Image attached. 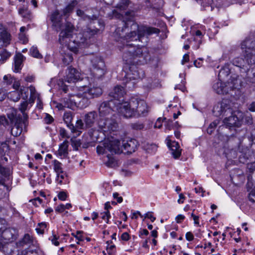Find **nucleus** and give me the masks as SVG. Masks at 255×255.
<instances>
[{
    "label": "nucleus",
    "mask_w": 255,
    "mask_h": 255,
    "mask_svg": "<svg viewBox=\"0 0 255 255\" xmlns=\"http://www.w3.org/2000/svg\"><path fill=\"white\" fill-rule=\"evenodd\" d=\"M123 58L126 64L129 65V71L126 74L127 79L130 81H138L144 76V72L135 64H144L150 59L148 52L144 48L136 46L135 44H128L123 47Z\"/></svg>",
    "instance_id": "1"
},
{
    "label": "nucleus",
    "mask_w": 255,
    "mask_h": 255,
    "mask_svg": "<svg viewBox=\"0 0 255 255\" xmlns=\"http://www.w3.org/2000/svg\"><path fill=\"white\" fill-rule=\"evenodd\" d=\"M121 22L123 26L118 27L115 31V35L119 34L120 36L119 38L117 39V41L120 42L118 46L120 50L123 53V48L124 46H126L127 44H134L133 43H130V42L137 41L138 40L144 44H146L148 41V36L152 34H158L160 32L158 28L146 26H138L136 23L132 22L131 27L133 30L126 36L122 37L120 32H123L127 27L129 23L126 22L125 20L122 21ZM114 37H116V35H114Z\"/></svg>",
    "instance_id": "2"
},
{
    "label": "nucleus",
    "mask_w": 255,
    "mask_h": 255,
    "mask_svg": "<svg viewBox=\"0 0 255 255\" xmlns=\"http://www.w3.org/2000/svg\"><path fill=\"white\" fill-rule=\"evenodd\" d=\"M118 112L127 118L135 116H145L148 108L145 102L138 99H131L129 102L120 103Z\"/></svg>",
    "instance_id": "3"
},
{
    "label": "nucleus",
    "mask_w": 255,
    "mask_h": 255,
    "mask_svg": "<svg viewBox=\"0 0 255 255\" xmlns=\"http://www.w3.org/2000/svg\"><path fill=\"white\" fill-rule=\"evenodd\" d=\"M123 151L120 147V141L117 139L106 140L97 147L98 154H106L104 160L107 166L109 167H114L117 164L114 154H120Z\"/></svg>",
    "instance_id": "4"
},
{
    "label": "nucleus",
    "mask_w": 255,
    "mask_h": 255,
    "mask_svg": "<svg viewBox=\"0 0 255 255\" xmlns=\"http://www.w3.org/2000/svg\"><path fill=\"white\" fill-rule=\"evenodd\" d=\"M73 25L69 22H67L65 25V28L61 30L59 36V41L62 44L67 45L71 51L77 53L80 46V42L75 43V41H72L74 31Z\"/></svg>",
    "instance_id": "5"
},
{
    "label": "nucleus",
    "mask_w": 255,
    "mask_h": 255,
    "mask_svg": "<svg viewBox=\"0 0 255 255\" xmlns=\"http://www.w3.org/2000/svg\"><path fill=\"white\" fill-rule=\"evenodd\" d=\"M241 48L245 49L244 57L250 66L248 74H255V39H246L241 44Z\"/></svg>",
    "instance_id": "6"
},
{
    "label": "nucleus",
    "mask_w": 255,
    "mask_h": 255,
    "mask_svg": "<svg viewBox=\"0 0 255 255\" xmlns=\"http://www.w3.org/2000/svg\"><path fill=\"white\" fill-rule=\"evenodd\" d=\"M228 113L231 114V116L224 118V125L226 124L229 127H240L243 121V113L240 111H236L233 113L230 109L224 110V116L225 114L226 116H227Z\"/></svg>",
    "instance_id": "7"
},
{
    "label": "nucleus",
    "mask_w": 255,
    "mask_h": 255,
    "mask_svg": "<svg viewBox=\"0 0 255 255\" xmlns=\"http://www.w3.org/2000/svg\"><path fill=\"white\" fill-rule=\"evenodd\" d=\"M98 127L105 135H108L112 131H116L118 128V123L114 116L100 119Z\"/></svg>",
    "instance_id": "8"
},
{
    "label": "nucleus",
    "mask_w": 255,
    "mask_h": 255,
    "mask_svg": "<svg viewBox=\"0 0 255 255\" xmlns=\"http://www.w3.org/2000/svg\"><path fill=\"white\" fill-rule=\"evenodd\" d=\"M93 66L92 73L97 79L101 78L105 74V63L100 57L93 56L91 60Z\"/></svg>",
    "instance_id": "9"
},
{
    "label": "nucleus",
    "mask_w": 255,
    "mask_h": 255,
    "mask_svg": "<svg viewBox=\"0 0 255 255\" xmlns=\"http://www.w3.org/2000/svg\"><path fill=\"white\" fill-rule=\"evenodd\" d=\"M118 101H106L102 103L99 107V113L100 119L108 118L110 116H114L113 112L116 109V103Z\"/></svg>",
    "instance_id": "10"
},
{
    "label": "nucleus",
    "mask_w": 255,
    "mask_h": 255,
    "mask_svg": "<svg viewBox=\"0 0 255 255\" xmlns=\"http://www.w3.org/2000/svg\"><path fill=\"white\" fill-rule=\"evenodd\" d=\"M14 123V125L11 129V133L14 136H19L23 131H26V127L28 125L27 120L22 118H14L12 120Z\"/></svg>",
    "instance_id": "11"
},
{
    "label": "nucleus",
    "mask_w": 255,
    "mask_h": 255,
    "mask_svg": "<svg viewBox=\"0 0 255 255\" xmlns=\"http://www.w3.org/2000/svg\"><path fill=\"white\" fill-rule=\"evenodd\" d=\"M90 100L83 89L80 90L76 95H73V101L76 103V107L80 109L87 107L90 104Z\"/></svg>",
    "instance_id": "12"
},
{
    "label": "nucleus",
    "mask_w": 255,
    "mask_h": 255,
    "mask_svg": "<svg viewBox=\"0 0 255 255\" xmlns=\"http://www.w3.org/2000/svg\"><path fill=\"white\" fill-rule=\"evenodd\" d=\"M125 94V90L121 86H116L113 91L110 93V96L114 98L111 101H118L116 104V110L118 111V105L120 103L126 102L124 101V95Z\"/></svg>",
    "instance_id": "13"
},
{
    "label": "nucleus",
    "mask_w": 255,
    "mask_h": 255,
    "mask_svg": "<svg viewBox=\"0 0 255 255\" xmlns=\"http://www.w3.org/2000/svg\"><path fill=\"white\" fill-rule=\"evenodd\" d=\"M18 236L17 230L14 228H5L0 233V240H2L4 243L11 242L15 240Z\"/></svg>",
    "instance_id": "14"
},
{
    "label": "nucleus",
    "mask_w": 255,
    "mask_h": 255,
    "mask_svg": "<svg viewBox=\"0 0 255 255\" xmlns=\"http://www.w3.org/2000/svg\"><path fill=\"white\" fill-rule=\"evenodd\" d=\"M223 70V66L221 67L219 71L215 69V73H218L217 79L215 80L212 86L213 91L218 95L223 94V77L222 70Z\"/></svg>",
    "instance_id": "15"
},
{
    "label": "nucleus",
    "mask_w": 255,
    "mask_h": 255,
    "mask_svg": "<svg viewBox=\"0 0 255 255\" xmlns=\"http://www.w3.org/2000/svg\"><path fill=\"white\" fill-rule=\"evenodd\" d=\"M65 81L68 83H74L81 80V73L74 68L69 67L64 77Z\"/></svg>",
    "instance_id": "16"
},
{
    "label": "nucleus",
    "mask_w": 255,
    "mask_h": 255,
    "mask_svg": "<svg viewBox=\"0 0 255 255\" xmlns=\"http://www.w3.org/2000/svg\"><path fill=\"white\" fill-rule=\"evenodd\" d=\"M82 89L90 99L98 98L103 93L102 88L98 86H84Z\"/></svg>",
    "instance_id": "17"
},
{
    "label": "nucleus",
    "mask_w": 255,
    "mask_h": 255,
    "mask_svg": "<svg viewBox=\"0 0 255 255\" xmlns=\"http://www.w3.org/2000/svg\"><path fill=\"white\" fill-rule=\"evenodd\" d=\"M138 142L136 139H129L127 140L126 142H123L122 146L120 143V147L123 149V151H125V153L130 154L135 151Z\"/></svg>",
    "instance_id": "18"
},
{
    "label": "nucleus",
    "mask_w": 255,
    "mask_h": 255,
    "mask_svg": "<svg viewBox=\"0 0 255 255\" xmlns=\"http://www.w3.org/2000/svg\"><path fill=\"white\" fill-rule=\"evenodd\" d=\"M239 156V161L243 163L247 162H255V150L251 151L246 148L245 151H242Z\"/></svg>",
    "instance_id": "19"
},
{
    "label": "nucleus",
    "mask_w": 255,
    "mask_h": 255,
    "mask_svg": "<svg viewBox=\"0 0 255 255\" xmlns=\"http://www.w3.org/2000/svg\"><path fill=\"white\" fill-rule=\"evenodd\" d=\"M243 86V81L240 76L234 75L231 76L230 81L226 84V88L230 89H240Z\"/></svg>",
    "instance_id": "20"
},
{
    "label": "nucleus",
    "mask_w": 255,
    "mask_h": 255,
    "mask_svg": "<svg viewBox=\"0 0 255 255\" xmlns=\"http://www.w3.org/2000/svg\"><path fill=\"white\" fill-rule=\"evenodd\" d=\"M233 63L234 65L243 69L245 70V72L247 73V75L248 78L250 79L255 78V74L252 75L248 74V70L250 69V66L245 59H243L239 57L236 58L233 60ZM254 82H255V80Z\"/></svg>",
    "instance_id": "21"
},
{
    "label": "nucleus",
    "mask_w": 255,
    "mask_h": 255,
    "mask_svg": "<svg viewBox=\"0 0 255 255\" xmlns=\"http://www.w3.org/2000/svg\"><path fill=\"white\" fill-rule=\"evenodd\" d=\"M98 115L96 112H90L85 116L84 122L87 128H91L93 126L97 120Z\"/></svg>",
    "instance_id": "22"
},
{
    "label": "nucleus",
    "mask_w": 255,
    "mask_h": 255,
    "mask_svg": "<svg viewBox=\"0 0 255 255\" xmlns=\"http://www.w3.org/2000/svg\"><path fill=\"white\" fill-rule=\"evenodd\" d=\"M61 19L62 15L57 10L53 11L51 15L50 20L53 23V25L57 29H60L62 28Z\"/></svg>",
    "instance_id": "23"
},
{
    "label": "nucleus",
    "mask_w": 255,
    "mask_h": 255,
    "mask_svg": "<svg viewBox=\"0 0 255 255\" xmlns=\"http://www.w3.org/2000/svg\"><path fill=\"white\" fill-rule=\"evenodd\" d=\"M73 95L69 97H65L63 99L62 102L61 103L58 108L62 109L65 108L74 109L76 107V103L73 101Z\"/></svg>",
    "instance_id": "24"
},
{
    "label": "nucleus",
    "mask_w": 255,
    "mask_h": 255,
    "mask_svg": "<svg viewBox=\"0 0 255 255\" xmlns=\"http://www.w3.org/2000/svg\"><path fill=\"white\" fill-rule=\"evenodd\" d=\"M170 148L172 154L175 158H178L181 154V149L180 148L179 143L176 141H172L168 144Z\"/></svg>",
    "instance_id": "25"
},
{
    "label": "nucleus",
    "mask_w": 255,
    "mask_h": 255,
    "mask_svg": "<svg viewBox=\"0 0 255 255\" xmlns=\"http://www.w3.org/2000/svg\"><path fill=\"white\" fill-rule=\"evenodd\" d=\"M73 116L71 112H65L63 115V120L66 124L67 126L71 129V132L75 131L74 125L71 124Z\"/></svg>",
    "instance_id": "26"
},
{
    "label": "nucleus",
    "mask_w": 255,
    "mask_h": 255,
    "mask_svg": "<svg viewBox=\"0 0 255 255\" xmlns=\"http://www.w3.org/2000/svg\"><path fill=\"white\" fill-rule=\"evenodd\" d=\"M23 58V56L20 53L16 55L14 59V71L15 72H18L21 70L22 67Z\"/></svg>",
    "instance_id": "27"
},
{
    "label": "nucleus",
    "mask_w": 255,
    "mask_h": 255,
    "mask_svg": "<svg viewBox=\"0 0 255 255\" xmlns=\"http://www.w3.org/2000/svg\"><path fill=\"white\" fill-rule=\"evenodd\" d=\"M33 242V238L28 234H26L23 238L17 243L18 247L23 246L24 245H29Z\"/></svg>",
    "instance_id": "28"
},
{
    "label": "nucleus",
    "mask_w": 255,
    "mask_h": 255,
    "mask_svg": "<svg viewBox=\"0 0 255 255\" xmlns=\"http://www.w3.org/2000/svg\"><path fill=\"white\" fill-rule=\"evenodd\" d=\"M222 126H220L218 130V133L215 137L214 146L216 148L218 144H220L221 146L223 144V135L222 132L220 131L223 129Z\"/></svg>",
    "instance_id": "29"
},
{
    "label": "nucleus",
    "mask_w": 255,
    "mask_h": 255,
    "mask_svg": "<svg viewBox=\"0 0 255 255\" xmlns=\"http://www.w3.org/2000/svg\"><path fill=\"white\" fill-rule=\"evenodd\" d=\"M100 31L99 29H92L91 28H87L84 29L83 33V36L85 39L90 38L93 36L97 34Z\"/></svg>",
    "instance_id": "30"
},
{
    "label": "nucleus",
    "mask_w": 255,
    "mask_h": 255,
    "mask_svg": "<svg viewBox=\"0 0 255 255\" xmlns=\"http://www.w3.org/2000/svg\"><path fill=\"white\" fill-rule=\"evenodd\" d=\"M68 142L67 140H65L62 143L59 145L58 150L59 154L60 155L65 156L68 153Z\"/></svg>",
    "instance_id": "31"
},
{
    "label": "nucleus",
    "mask_w": 255,
    "mask_h": 255,
    "mask_svg": "<svg viewBox=\"0 0 255 255\" xmlns=\"http://www.w3.org/2000/svg\"><path fill=\"white\" fill-rule=\"evenodd\" d=\"M76 1H73L70 3L67 6L63 9V14L64 15H69L73 10L74 7L77 4Z\"/></svg>",
    "instance_id": "32"
},
{
    "label": "nucleus",
    "mask_w": 255,
    "mask_h": 255,
    "mask_svg": "<svg viewBox=\"0 0 255 255\" xmlns=\"http://www.w3.org/2000/svg\"><path fill=\"white\" fill-rule=\"evenodd\" d=\"M28 103L27 101H24L20 104L19 108V111L21 112L23 115L22 119L25 120H27V115L25 113V111L27 109Z\"/></svg>",
    "instance_id": "33"
},
{
    "label": "nucleus",
    "mask_w": 255,
    "mask_h": 255,
    "mask_svg": "<svg viewBox=\"0 0 255 255\" xmlns=\"http://www.w3.org/2000/svg\"><path fill=\"white\" fill-rule=\"evenodd\" d=\"M213 112L217 117L220 116L222 114L223 112V105L222 102L218 103L214 107Z\"/></svg>",
    "instance_id": "34"
},
{
    "label": "nucleus",
    "mask_w": 255,
    "mask_h": 255,
    "mask_svg": "<svg viewBox=\"0 0 255 255\" xmlns=\"http://www.w3.org/2000/svg\"><path fill=\"white\" fill-rule=\"evenodd\" d=\"M220 61L221 59H219L218 61H215L213 60L210 56H208L206 59V62L209 64L210 67L216 68V69H218L222 67L218 64Z\"/></svg>",
    "instance_id": "35"
},
{
    "label": "nucleus",
    "mask_w": 255,
    "mask_h": 255,
    "mask_svg": "<svg viewBox=\"0 0 255 255\" xmlns=\"http://www.w3.org/2000/svg\"><path fill=\"white\" fill-rule=\"evenodd\" d=\"M8 98L13 102H17L20 98V95L18 91H14L9 93Z\"/></svg>",
    "instance_id": "36"
},
{
    "label": "nucleus",
    "mask_w": 255,
    "mask_h": 255,
    "mask_svg": "<svg viewBox=\"0 0 255 255\" xmlns=\"http://www.w3.org/2000/svg\"><path fill=\"white\" fill-rule=\"evenodd\" d=\"M53 169L56 174H59L64 171L62 167V165L60 162L56 160H54L53 161Z\"/></svg>",
    "instance_id": "37"
},
{
    "label": "nucleus",
    "mask_w": 255,
    "mask_h": 255,
    "mask_svg": "<svg viewBox=\"0 0 255 255\" xmlns=\"http://www.w3.org/2000/svg\"><path fill=\"white\" fill-rule=\"evenodd\" d=\"M0 56L1 57L0 61L3 63L5 60L9 58L10 56V53L6 49H2L0 50Z\"/></svg>",
    "instance_id": "38"
},
{
    "label": "nucleus",
    "mask_w": 255,
    "mask_h": 255,
    "mask_svg": "<svg viewBox=\"0 0 255 255\" xmlns=\"http://www.w3.org/2000/svg\"><path fill=\"white\" fill-rule=\"evenodd\" d=\"M30 55L37 58H41L42 57V55L39 52V51L37 48V47L33 46L30 49Z\"/></svg>",
    "instance_id": "39"
},
{
    "label": "nucleus",
    "mask_w": 255,
    "mask_h": 255,
    "mask_svg": "<svg viewBox=\"0 0 255 255\" xmlns=\"http://www.w3.org/2000/svg\"><path fill=\"white\" fill-rule=\"evenodd\" d=\"M129 3L128 0H121V1L117 4V7L120 10L126 9Z\"/></svg>",
    "instance_id": "40"
},
{
    "label": "nucleus",
    "mask_w": 255,
    "mask_h": 255,
    "mask_svg": "<svg viewBox=\"0 0 255 255\" xmlns=\"http://www.w3.org/2000/svg\"><path fill=\"white\" fill-rule=\"evenodd\" d=\"M73 58L71 53H67L64 56L62 61L65 65H69L73 61Z\"/></svg>",
    "instance_id": "41"
},
{
    "label": "nucleus",
    "mask_w": 255,
    "mask_h": 255,
    "mask_svg": "<svg viewBox=\"0 0 255 255\" xmlns=\"http://www.w3.org/2000/svg\"><path fill=\"white\" fill-rule=\"evenodd\" d=\"M243 120H244L245 123L248 125H252L253 123V120L252 115L248 112H247L246 113H243Z\"/></svg>",
    "instance_id": "42"
},
{
    "label": "nucleus",
    "mask_w": 255,
    "mask_h": 255,
    "mask_svg": "<svg viewBox=\"0 0 255 255\" xmlns=\"http://www.w3.org/2000/svg\"><path fill=\"white\" fill-rule=\"evenodd\" d=\"M56 175V181L57 183L60 185L64 183L63 180L67 177L66 173L63 171L59 174L57 173Z\"/></svg>",
    "instance_id": "43"
},
{
    "label": "nucleus",
    "mask_w": 255,
    "mask_h": 255,
    "mask_svg": "<svg viewBox=\"0 0 255 255\" xmlns=\"http://www.w3.org/2000/svg\"><path fill=\"white\" fill-rule=\"evenodd\" d=\"M84 125L83 121L81 120H77L76 124V126H74L75 128V131L74 132H72L73 133L78 132V135L80 134V132H81L79 131V129H82L84 128Z\"/></svg>",
    "instance_id": "44"
},
{
    "label": "nucleus",
    "mask_w": 255,
    "mask_h": 255,
    "mask_svg": "<svg viewBox=\"0 0 255 255\" xmlns=\"http://www.w3.org/2000/svg\"><path fill=\"white\" fill-rule=\"evenodd\" d=\"M8 149L9 146L5 142L2 143L0 147V157L4 156Z\"/></svg>",
    "instance_id": "45"
},
{
    "label": "nucleus",
    "mask_w": 255,
    "mask_h": 255,
    "mask_svg": "<svg viewBox=\"0 0 255 255\" xmlns=\"http://www.w3.org/2000/svg\"><path fill=\"white\" fill-rule=\"evenodd\" d=\"M157 146L155 144H147L146 147V150L147 152L150 153H154L157 150Z\"/></svg>",
    "instance_id": "46"
},
{
    "label": "nucleus",
    "mask_w": 255,
    "mask_h": 255,
    "mask_svg": "<svg viewBox=\"0 0 255 255\" xmlns=\"http://www.w3.org/2000/svg\"><path fill=\"white\" fill-rule=\"evenodd\" d=\"M3 80L4 83L7 85H9L12 84L14 81V78L12 77L10 75H6L4 76Z\"/></svg>",
    "instance_id": "47"
},
{
    "label": "nucleus",
    "mask_w": 255,
    "mask_h": 255,
    "mask_svg": "<svg viewBox=\"0 0 255 255\" xmlns=\"http://www.w3.org/2000/svg\"><path fill=\"white\" fill-rule=\"evenodd\" d=\"M72 145L75 150H78L79 147L81 145L80 141L76 139L72 138L71 139Z\"/></svg>",
    "instance_id": "48"
},
{
    "label": "nucleus",
    "mask_w": 255,
    "mask_h": 255,
    "mask_svg": "<svg viewBox=\"0 0 255 255\" xmlns=\"http://www.w3.org/2000/svg\"><path fill=\"white\" fill-rule=\"evenodd\" d=\"M102 219L106 221L107 223H109V218L111 217V215L109 211H106L105 212L101 213Z\"/></svg>",
    "instance_id": "49"
},
{
    "label": "nucleus",
    "mask_w": 255,
    "mask_h": 255,
    "mask_svg": "<svg viewBox=\"0 0 255 255\" xmlns=\"http://www.w3.org/2000/svg\"><path fill=\"white\" fill-rule=\"evenodd\" d=\"M29 89L30 92V99L34 100V99H35L37 97V93L35 87L32 86H30L29 87Z\"/></svg>",
    "instance_id": "50"
},
{
    "label": "nucleus",
    "mask_w": 255,
    "mask_h": 255,
    "mask_svg": "<svg viewBox=\"0 0 255 255\" xmlns=\"http://www.w3.org/2000/svg\"><path fill=\"white\" fill-rule=\"evenodd\" d=\"M132 129L135 130H140L143 128L144 125L141 123H133L131 125Z\"/></svg>",
    "instance_id": "51"
},
{
    "label": "nucleus",
    "mask_w": 255,
    "mask_h": 255,
    "mask_svg": "<svg viewBox=\"0 0 255 255\" xmlns=\"http://www.w3.org/2000/svg\"><path fill=\"white\" fill-rule=\"evenodd\" d=\"M249 200L253 202H255V187L252 189L249 193Z\"/></svg>",
    "instance_id": "52"
},
{
    "label": "nucleus",
    "mask_w": 255,
    "mask_h": 255,
    "mask_svg": "<svg viewBox=\"0 0 255 255\" xmlns=\"http://www.w3.org/2000/svg\"><path fill=\"white\" fill-rule=\"evenodd\" d=\"M58 239V238H57L56 236L53 234L52 236L49 238V240H51L52 243L56 246H58L59 245V243L57 241Z\"/></svg>",
    "instance_id": "53"
},
{
    "label": "nucleus",
    "mask_w": 255,
    "mask_h": 255,
    "mask_svg": "<svg viewBox=\"0 0 255 255\" xmlns=\"http://www.w3.org/2000/svg\"><path fill=\"white\" fill-rule=\"evenodd\" d=\"M247 164V167L250 172H253L255 170V162H246Z\"/></svg>",
    "instance_id": "54"
},
{
    "label": "nucleus",
    "mask_w": 255,
    "mask_h": 255,
    "mask_svg": "<svg viewBox=\"0 0 255 255\" xmlns=\"http://www.w3.org/2000/svg\"><path fill=\"white\" fill-rule=\"evenodd\" d=\"M26 29V28L24 26H22L20 28V32L21 33H20L19 34V38L21 40H22V37H24L23 39V43H26L28 41L27 39L25 37H24V35H23L22 33Z\"/></svg>",
    "instance_id": "55"
},
{
    "label": "nucleus",
    "mask_w": 255,
    "mask_h": 255,
    "mask_svg": "<svg viewBox=\"0 0 255 255\" xmlns=\"http://www.w3.org/2000/svg\"><path fill=\"white\" fill-rule=\"evenodd\" d=\"M60 135L63 138H69L67 131L63 128H61L59 130Z\"/></svg>",
    "instance_id": "56"
},
{
    "label": "nucleus",
    "mask_w": 255,
    "mask_h": 255,
    "mask_svg": "<svg viewBox=\"0 0 255 255\" xmlns=\"http://www.w3.org/2000/svg\"><path fill=\"white\" fill-rule=\"evenodd\" d=\"M6 223V222L4 219H0V233L5 229Z\"/></svg>",
    "instance_id": "57"
},
{
    "label": "nucleus",
    "mask_w": 255,
    "mask_h": 255,
    "mask_svg": "<svg viewBox=\"0 0 255 255\" xmlns=\"http://www.w3.org/2000/svg\"><path fill=\"white\" fill-rule=\"evenodd\" d=\"M19 13L23 17H28V11L24 8H20L19 10Z\"/></svg>",
    "instance_id": "58"
},
{
    "label": "nucleus",
    "mask_w": 255,
    "mask_h": 255,
    "mask_svg": "<svg viewBox=\"0 0 255 255\" xmlns=\"http://www.w3.org/2000/svg\"><path fill=\"white\" fill-rule=\"evenodd\" d=\"M67 196L66 193L64 191L59 192L58 195V198L62 201L65 200L66 199Z\"/></svg>",
    "instance_id": "59"
},
{
    "label": "nucleus",
    "mask_w": 255,
    "mask_h": 255,
    "mask_svg": "<svg viewBox=\"0 0 255 255\" xmlns=\"http://www.w3.org/2000/svg\"><path fill=\"white\" fill-rule=\"evenodd\" d=\"M163 120L161 118H159L156 121L154 124V128H160L162 127V123Z\"/></svg>",
    "instance_id": "60"
},
{
    "label": "nucleus",
    "mask_w": 255,
    "mask_h": 255,
    "mask_svg": "<svg viewBox=\"0 0 255 255\" xmlns=\"http://www.w3.org/2000/svg\"><path fill=\"white\" fill-rule=\"evenodd\" d=\"M108 253L110 255H113L115 252V245H111L109 247L107 248Z\"/></svg>",
    "instance_id": "61"
},
{
    "label": "nucleus",
    "mask_w": 255,
    "mask_h": 255,
    "mask_svg": "<svg viewBox=\"0 0 255 255\" xmlns=\"http://www.w3.org/2000/svg\"><path fill=\"white\" fill-rule=\"evenodd\" d=\"M20 86V83L19 81L16 80L14 78V81L12 83V87L13 89H14L15 90V91H17V90L19 88Z\"/></svg>",
    "instance_id": "62"
},
{
    "label": "nucleus",
    "mask_w": 255,
    "mask_h": 255,
    "mask_svg": "<svg viewBox=\"0 0 255 255\" xmlns=\"http://www.w3.org/2000/svg\"><path fill=\"white\" fill-rule=\"evenodd\" d=\"M6 96L5 91L2 88L0 89V101L4 100Z\"/></svg>",
    "instance_id": "63"
},
{
    "label": "nucleus",
    "mask_w": 255,
    "mask_h": 255,
    "mask_svg": "<svg viewBox=\"0 0 255 255\" xmlns=\"http://www.w3.org/2000/svg\"><path fill=\"white\" fill-rule=\"evenodd\" d=\"M7 120L4 116H0V124L3 126H6L8 125Z\"/></svg>",
    "instance_id": "64"
}]
</instances>
